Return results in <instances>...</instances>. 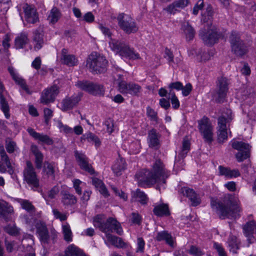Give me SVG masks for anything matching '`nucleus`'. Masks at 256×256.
Returning <instances> with one entry per match:
<instances>
[{
  "label": "nucleus",
  "mask_w": 256,
  "mask_h": 256,
  "mask_svg": "<svg viewBox=\"0 0 256 256\" xmlns=\"http://www.w3.org/2000/svg\"><path fill=\"white\" fill-rule=\"evenodd\" d=\"M16 143L12 140H6V148L7 152L10 153H13L16 149Z\"/></svg>",
  "instance_id": "obj_53"
},
{
  "label": "nucleus",
  "mask_w": 256,
  "mask_h": 256,
  "mask_svg": "<svg viewBox=\"0 0 256 256\" xmlns=\"http://www.w3.org/2000/svg\"><path fill=\"white\" fill-rule=\"evenodd\" d=\"M104 125L106 126L108 132L110 134L114 131V120L111 118H108L104 122Z\"/></svg>",
  "instance_id": "obj_56"
},
{
  "label": "nucleus",
  "mask_w": 256,
  "mask_h": 256,
  "mask_svg": "<svg viewBox=\"0 0 256 256\" xmlns=\"http://www.w3.org/2000/svg\"><path fill=\"white\" fill-rule=\"evenodd\" d=\"M87 140L89 142H93L95 143L96 146H98L100 144V141L98 138L94 134L89 132L82 135L81 137V141Z\"/></svg>",
  "instance_id": "obj_47"
},
{
  "label": "nucleus",
  "mask_w": 256,
  "mask_h": 256,
  "mask_svg": "<svg viewBox=\"0 0 256 256\" xmlns=\"http://www.w3.org/2000/svg\"><path fill=\"white\" fill-rule=\"evenodd\" d=\"M255 222L252 221L247 222L243 227L244 234L247 238L248 245L256 240V237L254 236V234Z\"/></svg>",
  "instance_id": "obj_22"
},
{
  "label": "nucleus",
  "mask_w": 256,
  "mask_h": 256,
  "mask_svg": "<svg viewBox=\"0 0 256 256\" xmlns=\"http://www.w3.org/2000/svg\"><path fill=\"white\" fill-rule=\"evenodd\" d=\"M108 60L103 56L96 52L92 53L86 60V66L96 74L104 72L106 70Z\"/></svg>",
  "instance_id": "obj_4"
},
{
  "label": "nucleus",
  "mask_w": 256,
  "mask_h": 256,
  "mask_svg": "<svg viewBox=\"0 0 256 256\" xmlns=\"http://www.w3.org/2000/svg\"><path fill=\"white\" fill-rule=\"evenodd\" d=\"M206 12L207 14V17L205 16H202V20L204 23L207 22L208 26H209L212 24V18L213 14L212 8L208 6L206 8Z\"/></svg>",
  "instance_id": "obj_51"
},
{
  "label": "nucleus",
  "mask_w": 256,
  "mask_h": 256,
  "mask_svg": "<svg viewBox=\"0 0 256 256\" xmlns=\"http://www.w3.org/2000/svg\"><path fill=\"white\" fill-rule=\"evenodd\" d=\"M24 180L33 189H36L39 186L38 179L34 168L30 161H26V166L23 172Z\"/></svg>",
  "instance_id": "obj_8"
},
{
  "label": "nucleus",
  "mask_w": 256,
  "mask_h": 256,
  "mask_svg": "<svg viewBox=\"0 0 256 256\" xmlns=\"http://www.w3.org/2000/svg\"><path fill=\"white\" fill-rule=\"evenodd\" d=\"M20 204L22 208L26 210L28 212L33 211L34 210V208L31 202L27 200H23L21 202Z\"/></svg>",
  "instance_id": "obj_54"
},
{
  "label": "nucleus",
  "mask_w": 256,
  "mask_h": 256,
  "mask_svg": "<svg viewBox=\"0 0 256 256\" xmlns=\"http://www.w3.org/2000/svg\"><path fill=\"white\" fill-rule=\"evenodd\" d=\"M81 95L80 94L66 97L61 102L60 108L62 111H67L76 106L80 100Z\"/></svg>",
  "instance_id": "obj_17"
},
{
  "label": "nucleus",
  "mask_w": 256,
  "mask_h": 256,
  "mask_svg": "<svg viewBox=\"0 0 256 256\" xmlns=\"http://www.w3.org/2000/svg\"><path fill=\"white\" fill-rule=\"evenodd\" d=\"M228 246L230 248V250L233 253H236L237 250L240 248V242L236 236H232L228 239Z\"/></svg>",
  "instance_id": "obj_45"
},
{
  "label": "nucleus",
  "mask_w": 256,
  "mask_h": 256,
  "mask_svg": "<svg viewBox=\"0 0 256 256\" xmlns=\"http://www.w3.org/2000/svg\"><path fill=\"white\" fill-rule=\"evenodd\" d=\"M218 170L220 175L224 176L227 178H236L240 176V173L237 170H230L222 166H218Z\"/></svg>",
  "instance_id": "obj_34"
},
{
  "label": "nucleus",
  "mask_w": 256,
  "mask_h": 256,
  "mask_svg": "<svg viewBox=\"0 0 256 256\" xmlns=\"http://www.w3.org/2000/svg\"><path fill=\"white\" fill-rule=\"evenodd\" d=\"M36 233L42 246L46 247L50 241V236L44 222L39 221L36 224Z\"/></svg>",
  "instance_id": "obj_15"
},
{
  "label": "nucleus",
  "mask_w": 256,
  "mask_h": 256,
  "mask_svg": "<svg viewBox=\"0 0 256 256\" xmlns=\"http://www.w3.org/2000/svg\"><path fill=\"white\" fill-rule=\"evenodd\" d=\"M58 94V88L56 85L44 89L41 93L40 102L44 104L53 102Z\"/></svg>",
  "instance_id": "obj_14"
},
{
  "label": "nucleus",
  "mask_w": 256,
  "mask_h": 256,
  "mask_svg": "<svg viewBox=\"0 0 256 256\" xmlns=\"http://www.w3.org/2000/svg\"><path fill=\"white\" fill-rule=\"evenodd\" d=\"M232 120V111L228 109L225 110L222 116L218 118V140L219 142H223L227 139L226 124Z\"/></svg>",
  "instance_id": "obj_6"
},
{
  "label": "nucleus",
  "mask_w": 256,
  "mask_h": 256,
  "mask_svg": "<svg viewBox=\"0 0 256 256\" xmlns=\"http://www.w3.org/2000/svg\"><path fill=\"white\" fill-rule=\"evenodd\" d=\"M228 82L226 78L221 77L218 78L216 90L214 94L215 100L217 102H224L228 90Z\"/></svg>",
  "instance_id": "obj_11"
},
{
  "label": "nucleus",
  "mask_w": 256,
  "mask_h": 256,
  "mask_svg": "<svg viewBox=\"0 0 256 256\" xmlns=\"http://www.w3.org/2000/svg\"><path fill=\"white\" fill-rule=\"evenodd\" d=\"M182 29L186 34L188 40H191L194 38L195 31L188 22H184L182 25Z\"/></svg>",
  "instance_id": "obj_42"
},
{
  "label": "nucleus",
  "mask_w": 256,
  "mask_h": 256,
  "mask_svg": "<svg viewBox=\"0 0 256 256\" xmlns=\"http://www.w3.org/2000/svg\"><path fill=\"white\" fill-rule=\"evenodd\" d=\"M61 202L65 206H71L77 202L76 198L66 190H62L60 192Z\"/></svg>",
  "instance_id": "obj_26"
},
{
  "label": "nucleus",
  "mask_w": 256,
  "mask_h": 256,
  "mask_svg": "<svg viewBox=\"0 0 256 256\" xmlns=\"http://www.w3.org/2000/svg\"><path fill=\"white\" fill-rule=\"evenodd\" d=\"M180 192L188 198L192 206H196L200 204V198L194 190L188 187H183L180 190Z\"/></svg>",
  "instance_id": "obj_19"
},
{
  "label": "nucleus",
  "mask_w": 256,
  "mask_h": 256,
  "mask_svg": "<svg viewBox=\"0 0 256 256\" xmlns=\"http://www.w3.org/2000/svg\"><path fill=\"white\" fill-rule=\"evenodd\" d=\"M126 168V164L125 160L122 158L118 159L114 164L112 166V170L114 172L116 176L122 174V172Z\"/></svg>",
  "instance_id": "obj_32"
},
{
  "label": "nucleus",
  "mask_w": 256,
  "mask_h": 256,
  "mask_svg": "<svg viewBox=\"0 0 256 256\" xmlns=\"http://www.w3.org/2000/svg\"><path fill=\"white\" fill-rule=\"evenodd\" d=\"M119 54L122 57L128 58L129 59L136 60L140 58L139 54L136 53L132 49L130 48L126 44L123 47Z\"/></svg>",
  "instance_id": "obj_30"
},
{
  "label": "nucleus",
  "mask_w": 256,
  "mask_h": 256,
  "mask_svg": "<svg viewBox=\"0 0 256 256\" xmlns=\"http://www.w3.org/2000/svg\"><path fill=\"white\" fill-rule=\"evenodd\" d=\"M198 128L205 141L209 144L211 143L213 140V133L212 128L209 119L204 116L199 120Z\"/></svg>",
  "instance_id": "obj_13"
},
{
  "label": "nucleus",
  "mask_w": 256,
  "mask_h": 256,
  "mask_svg": "<svg viewBox=\"0 0 256 256\" xmlns=\"http://www.w3.org/2000/svg\"><path fill=\"white\" fill-rule=\"evenodd\" d=\"M153 212L158 216H168L170 214L168 206L166 204H160L154 206Z\"/></svg>",
  "instance_id": "obj_31"
},
{
  "label": "nucleus",
  "mask_w": 256,
  "mask_h": 256,
  "mask_svg": "<svg viewBox=\"0 0 256 256\" xmlns=\"http://www.w3.org/2000/svg\"><path fill=\"white\" fill-rule=\"evenodd\" d=\"M232 146L233 148L238 152L236 154V158L239 162H242L250 156L251 146L248 143L243 142L234 141Z\"/></svg>",
  "instance_id": "obj_10"
},
{
  "label": "nucleus",
  "mask_w": 256,
  "mask_h": 256,
  "mask_svg": "<svg viewBox=\"0 0 256 256\" xmlns=\"http://www.w3.org/2000/svg\"><path fill=\"white\" fill-rule=\"evenodd\" d=\"M74 156L78 162L80 167L90 174H94V170L92 166L88 164V158L84 154L74 151Z\"/></svg>",
  "instance_id": "obj_18"
},
{
  "label": "nucleus",
  "mask_w": 256,
  "mask_h": 256,
  "mask_svg": "<svg viewBox=\"0 0 256 256\" xmlns=\"http://www.w3.org/2000/svg\"><path fill=\"white\" fill-rule=\"evenodd\" d=\"M4 244L8 252H12L13 250L19 249V246L16 242L13 240H8L6 238L4 240Z\"/></svg>",
  "instance_id": "obj_49"
},
{
  "label": "nucleus",
  "mask_w": 256,
  "mask_h": 256,
  "mask_svg": "<svg viewBox=\"0 0 256 256\" xmlns=\"http://www.w3.org/2000/svg\"><path fill=\"white\" fill-rule=\"evenodd\" d=\"M117 19L120 27L126 34L135 33L138 30V26L130 16L121 14L118 16Z\"/></svg>",
  "instance_id": "obj_7"
},
{
  "label": "nucleus",
  "mask_w": 256,
  "mask_h": 256,
  "mask_svg": "<svg viewBox=\"0 0 256 256\" xmlns=\"http://www.w3.org/2000/svg\"><path fill=\"white\" fill-rule=\"evenodd\" d=\"M190 149V142L187 138H184L182 142V150L179 154V156L182 158H184Z\"/></svg>",
  "instance_id": "obj_48"
},
{
  "label": "nucleus",
  "mask_w": 256,
  "mask_h": 256,
  "mask_svg": "<svg viewBox=\"0 0 256 256\" xmlns=\"http://www.w3.org/2000/svg\"><path fill=\"white\" fill-rule=\"evenodd\" d=\"M94 224L106 234L114 231L119 235H122L123 232L120 223L112 218H109L105 222L102 216L98 215L94 218Z\"/></svg>",
  "instance_id": "obj_3"
},
{
  "label": "nucleus",
  "mask_w": 256,
  "mask_h": 256,
  "mask_svg": "<svg viewBox=\"0 0 256 256\" xmlns=\"http://www.w3.org/2000/svg\"><path fill=\"white\" fill-rule=\"evenodd\" d=\"M52 212L54 217L57 219H60L61 221L65 220L67 218L66 214L60 213L57 209H54Z\"/></svg>",
  "instance_id": "obj_63"
},
{
  "label": "nucleus",
  "mask_w": 256,
  "mask_h": 256,
  "mask_svg": "<svg viewBox=\"0 0 256 256\" xmlns=\"http://www.w3.org/2000/svg\"><path fill=\"white\" fill-rule=\"evenodd\" d=\"M32 43L34 50L38 51L43 46L44 44V34L40 30H36L33 32Z\"/></svg>",
  "instance_id": "obj_23"
},
{
  "label": "nucleus",
  "mask_w": 256,
  "mask_h": 256,
  "mask_svg": "<svg viewBox=\"0 0 256 256\" xmlns=\"http://www.w3.org/2000/svg\"><path fill=\"white\" fill-rule=\"evenodd\" d=\"M232 52L237 56L242 57L247 52V48L242 40L240 38V34L236 31H232L230 36Z\"/></svg>",
  "instance_id": "obj_5"
},
{
  "label": "nucleus",
  "mask_w": 256,
  "mask_h": 256,
  "mask_svg": "<svg viewBox=\"0 0 256 256\" xmlns=\"http://www.w3.org/2000/svg\"><path fill=\"white\" fill-rule=\"evenodd\" d=\"M106 237L109 242L117 248H123L126 244L120 238L113 236L110 233L106 234Z\"/></svg>",
  "instance_id": "obj_37"
},
{
  "label": "nucleus",
  "mask_w": 256,
  "mask_h": 256,
  "mask_svg": "<svg viewBox=\"0 0 256 256\" xmlns=\"http://www.w3.org/2000/svg\"><path fill=\"white\" fill-rule=\"evenodd\" d=\"M61 16L60 10L56 7L53 8L48 16V20L52 24H54L59 20Z\"/></svg>",
  "instance_id": "obj_44"
},
{
  "label": "nucleus",
  "mask_w": 256,
  "mask_h": 256,
  "mask_svg": "<svg viewBox=\"0 0 256 256\" xmlns=\"http://www.w3.org/2000/svg\"><path fill=\"white\" fill-rule=\"evenodd\" d=\"M146 114L152 120L156 121L157 120L156 112L150 107L148 106L146 108Z\"/></svg>",
  "instance_id": "obj_59"
},
{
  "label": "nucleus",
  "mask_w": 256,
  "mask_h": 256,
  "mask_svg": "<svg viewBox=\"0 0 256 256\" xmlns=\"http://www.w3.org/2000/svg\"><path fill=\"white\" fill-rule=\"evenodd\" d=\"M76 86L80 89L95 96H104V89L101 84H94L87 81H78Z\"/></svg>",
  "instance_id": "obj_9"
},
{
  "label": "nucleus",
  "mask_w": 256,
  "mask_h": 256,
  "mask_svg": "<svg viewBox=\"0 0 256 256\" xmlns=\"http://www.w3.org/2000/svg\"><path fill=\"white\" fill-rule=\"evenodd\" d=\"M62 232L64 239L67 242H71L72 240V232L68 224L62 226Z\"/></svg>",
  "instance_id": "obj_50"
},
{
  "label": "nucleus",
  "mask_w": 256,
  "mask_h": 256,
  "mask_svg": "<svg viewBox=\"0 0 256 256\" xmlns=\"http://www.w3.org/2000/svg\"><path fill=\"white\" fill-rule=\"evenodd\" d=\"M58 192L59 188L58 186H54L48 192L46 196H44V197L46 200H47V198L53 199L56 198Z\"/></svg>",
  "instance_id": "obj_52"
},
{
  "label": "nucleus",
  "mask_w": 256,
  "mask_h": 256,
  "mask_svg": "<svg viewBox=\"0 0 256 256\" xmlns=\"http://www.w3.org/2000/svg\"><path fill=\"white\" fill-rule=\"evenodd\" d=\"M170 176V172L164 168L160 160L156 161L153 165L152 171L144 170L137 174L136 176L139 182L148 185L157 184L156 189L160 190V186L166 183V179Z\"/></svg>",
  "instance_id": "obj_2"
},
{
  "label": "nucleus",
  "mask_w": 256,
  "mask_h": 256,
  "mask_svg": "<svg viewBox=\"0 0 256 256\" xmlns=\"http://www.w3.org/2000/svg\"><path fill=\"white\" fill-rule=\"evenodd\" d=\"M6 172L10 174L14 172L10 158L8 156H0V172L5 173Z\"/></svg>",
  "instance_id": "obj_27"
},
{
  "label": "nucleus",
  "mask_w": 256,
  "mask_h": 256,
  "mask_svg": "<svg viewBox=\"0 0 256 256\" xmlns=\"http://www.w3.org/2000/svg\"><path fill=\"white\" fill-rule=\"evenodd\" d=\"M200 36L204 43L208 45H212L218 40V37L217 33L212 30H201Z\"/></svg>",
  "instance_id": "obj_16"
},
{
  "label": "nucleus",
  "mask_w": 256,
  "mask_h": 256,
  "mask_svg": "<svg viewBox=\"0 0 256 256\" xmlns=\"http://www.w3.org/2000/svg\"><path fill=\"white\" fill-rule=\"evenodd\" d=\"M134 198L142 204H146L148 201L147 196L139 189L136 190V192H133L132 200Z\"/></svg>",
  "instance_id": "obj_43"
},
{
  "label": "nucleus",
  "mask_w": 256,
  "mask_h": 256,
  "mask_svg": "<svg viewBox=\"0 0 256 256\" xmlns=\"http://www.w3.org/2000/svg\"><path fill=\"white\" fill-rule=\"evenodd\" d=\"M28 39L27 34L22 33L15 39V47L16 49L22 48L28 43Z\"/></svg>",
  "instance_id": "obj_39"
},
{
  "label": "nucleus",
  "mask_w": 256,
  "mask_h": 256,
  "mask_svg": "<svg viewBox=\"0 0 256 256\" xmlns=\"http://www.w3.org/2000/svg\"><path fill=\"white\" fill-rule=\"evenodd\" d=\"M210 206L220 219L236 218L239 216L241 208L232 195L225 194L221 200L210 198Z\"/></svg>",
  "instance_id": "obj_1"
},
{
  "label": "nucleus",
  "mask_w": 256,
  "mask_h": 256,
  "mask_svg": "<svg viewBox=\"0 0 256 256\" xmlns=\"http://www.w3.org/2000/svg\"><path fill=\"white\" fill-rule=\"evenodd\" d=\"M111 188L112 190L114 191V192L115 193L116 195L119 196L120 198H122L124 200H127V196L124 192H123L120 190H118L114 186H112Z\"/></svg>",
  "instance_id": "obj_61"
},
{
  "label": "nucleus",
  "mask_w": 256,
  "mask_h": 256,
  "mask_svg": "<svg viewBox=\"0 0 256 256\" xmlns=\"http://www.w3.org/2000/svg\"><path fill=\"white\" fill-rule=\"evenodd\" d=\"M156 238L158 241L165 240L166 244L171 246H172L174 245L172 236L171 234L166 231H162L158 232Z\"/></svg>",
  "instance_id": "obj_35"
},
{
  "label": "nucleus",
  "mask_w": 256,
  "mask_h": 256,
  "mask_svg": "<svg viewBox=\"0 0 256 256\" xmlns=\"http://www.w3.org/2000/svg\"><path fill=\"white\" fill-rule=\"evenodd\" d=\"M8 70L14 82L19 84L23 90L28 92V88L24 80L18 76L14 68L12 66H10Z\"/></svg>",
  "instance_id": "obj_29"
},
{
  "label": "nucleus",
  "mask_w": 256,
  "mask_h": 256,
  "mask_svg": "<svg viewBox=\"0 0 256 256\" xmlns=\"http://www.w3.org/2000/svg\"><path fill=\"white\" fill-rule=\"evenodd\" d=\"M214 248L216 250L219 256H227L226 252L220 244L214 242Z\"/></svg>",
  "instance_id": "obj_57"
},
{
  "label": "nucleus",
  "mask_w": 256,
  "mask_h": 256,
  "mask_svg": "<svg viewBox=\"0 0 256 256\" xmlns=\"http://www.w3.org/2000/svg\"><path fill=\"white\" fill-rule=\"evenodd\" d=\"M98 27L104 34L110 38H112L111 36L112 34L110 30L108 27L104 26L102 24H100Z\"/></svg>",
  "instance_id": "obj_60"
},
{
  "label": "nucleus",
  "mask_w": 256,
  "mask_h": 256,
  "mask_svg": "<svg viewBox=\"0 0 256 256\" xmlns=\"http://www.w3.org/2000/svg\"><path fill=\"white\" fill-rule=\"evenodd\" d=\"M204 6V0H198L193 8V14L196 15L199 10H201Z\"/></svg>",
  "instance_id": "obj_58"
},
{
  "label": "nucleus",
  "mask_w": 256,
  "mask_h": 256,
  "mask_svg": "<svg viewBox=\"0 0 256 256\" xmlns=\"http://www.w3.org/2000/svg\"><path fill=\"white\" fill-rule=\"evenodd\" d=\"M60 60L62 64L70 66H76L78 62L75 56L68 54V50L66 48H63L62 50Z\"/></svg>",
  "instance_id": "obj_24"
},
{
  "label": "nucleus",
  "mask_w": 256,
  "mask_h": 256,
  "mask_svg": "<svg viewBox=\"0 0 256 256\" xmlns=\"http://www.w3.org/2000/svg\"><path fill=\"white\" fill-rule=\"evenodd\" d=\"M0 107L6 118L7 119L9 118H10V107L2 93H0Z\"/></svg>",
  "instance_id": "obj_38"
},
{
  "label": "nucleus",
  "mask_w": 256,
  "mask_h": 256,
  "mask_svg": "<svg viewBox=\"0 0 256 256\" xmlns=\"http://www.w3.org/2000/svg\"><path fill=\"white\" fill-rule=\"evenodd\" d=\"M28 132L32 137L40 142L47 145H52L54 144V140L52 138L46 134L37 132L32 128H28Z\"/></svg>",
  "instance_id": "obj_25"
},
{
  "label": "nucleus",
  "mask_w": 256,
  "mask_h": 256,
  "mask_svg": "<svg viewBox=\"0 0 256 256\" xmlns=\"http://www.w3.org/2000/svg\"><path fill=\"white\" fill-rule=\"evenodd\" d=\"M92 184L104 197H108L109 196L108 190L101 180L96 178H92Z\"/></svg>",
  "instance_id": "obj_33"
},
{
  "label": "nucleus",
  "mask_w": 256,
  "mask_h": 256,
  "mask_svg": "<svg viewBox=\"0 0 256 256\" xmlns=\"http://www.w3.org/2000/svg\"><path fill=\"white\" fill-rule=\"evenodd\" d=\"M188 4V0H177L168 5L164 10L170 14H174L178 8H183Z\"/></svg>",
  "instance_id": "obj_28"
},
{
  "label": "nucleus",
  "mask_w": 256,
  "mask_h": 256,
  "mask_svg": "<svg viewBox=\"0 0 256 256\" xmlns=\"http://www.w3.org/2000/svg\"><path fill=\"white\" fill-rule=\"evenodd\" d=\"M44 170L48 177H51L52 179L55 178V166L54 164L46 162L44 164Z\"/></svg>",
  "instance_id": "obj_46"
},
{
  "label": "nucleus",
  "mask_w": 256,
  "mask_h": 256,
  "mask_svg": "<svg viewBox=\"0 0 256 256\" xmlns=\"http://www.w3.org/2000/svg\"><path fill=\"white\" fill-rule=\"evenodd\" d=\"M14 209L12 206L4 201H0V216L6 217L8 214L12 213Z\"/></svg>",
  "instance_id": "obj_41"
},
{
  "label": "nucleus",
  "mask_w": 256,
  "mask_h": 256,
  "mask_svg": "<svg viewBox=\"0 0 256 256\" xmlns=\"http://www.w3.org/2000/svg\"><path fill=\"white\" fill-rule=\"evenodd\" d=\"M189 253L195 256H201L203 254L202 252L198 248L194 246H190Z\"/></svg>",
  "instance_id": "obj_64"
},
{
  "label": "nucleus",
  "mask_w": 256,
  "mask_h": 256,
  "mask_svg": "<svg viewBox=\"0 0 256 256\" xmlns=\"http://www.w3.org/2000/svg\"><path fill=\"white\" fill-rule=\"evenodd\" d=\"M35 156V164L37 168L40 169L42 167L43 162V154L42 153L36 154Z\"/></svg>",
  "instance_id": "obj_55"
},
{
  "label": "nucleus",
  "mask_w": 256,
  "mask_h": 256,
  "mask_svg": "<svg viewBox=\"0 0 256 256\" xmlns=\"http://www.w3.org/2000/svg\"><path fill=\"white\" fill-rule=\"evenodd\" d=\"M126 44L123 42L110 38L109 41V46L112 50L120 54Z\"/></svg>",
  "instance_id": "obj_40"
},
{
  "label": "nucleus",
  "mask_w": 256,
  "mask_h": 256,
  "mask_svg": "<svg viewBox=\"0 0 256 256\" xmlns=\"http://www.w3.org/2000/svg\"><path fill=\"white\" fill-rule=\"evenodd\" d=\"M131 220L133 224L139 225L141 223L142 218L138 214L132 212V214Z\"/></svg>",
  "instance_id": "obj_62"
},
{
  "label": "nucleus",
  "mask_w": 256,
  "mask_h": 256,
  "mask_svg": "<svg viewBox=\"0 0 256 256\" xmlns=\"http://www.w3.org/2000/svg\"><path fill=\"white\" fill-rule=\"evenodd\" d=\"M22 8L25 14V18L27 22L34 24L38 20V14L36 10L34 7L26 4L23 6Z\"/></svg>",
  "instance_id": "obj_20"
},
{
  "label": "nucleus",
  "mask_w": 256,
  "mask_h": 256,
  "mask_svg": "<svg viewBox=\"0 0 256 256\" xmlns=\"http://www.w3.org/2000/svg\"><path fill=\"white\" fill-rule=\"evenodd\" d=\"M64 256H86V254L81 250L72 244L66 249Z\"/></svg>",
  "instance_id": "obj_36"
},
{
  "label": "nucleus",
  "mask_w": 256,
  "mask_h": 256,
  "mask_svg": "<svg viewBox=\"0 0 256 256\" xmlns=\"http://www.w3.org/2000/svg\"><path fill=\"white\" fill-rule=\"evenodd\" d=\"M148 146L151 148L156 150L160 147V134L155 129H152L148 132Z\"/></svg>",
  "instance_id": "obj_21"
},
{
  "label": "nucleus",
  "mask_w": 256,
  "mask_h": 256,
  "mask_svg": "<svg viewBox=\"0 0 256 256\" xmlns=\"http://www.w3.org/2000/svg\"><path fill=\"white\" fill-rule=\"evenodd\" d=\"M118 91L122 94H130L133 96H139L141 93L142 87L134 82L127 83L124 80L120 82L118 84Z\"/></svg>",
  "instance_id": "obj_12"
}]
</instances>
